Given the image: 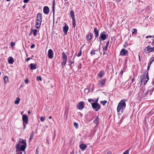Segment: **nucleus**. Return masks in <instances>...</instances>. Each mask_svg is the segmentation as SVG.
I'll list each match as a JSON object with an SVG mask.
<instances>
[{
  "label": "nucleus",
  "mask_w": 154,
  "mask_h": 154,
  "mask_svg": "<svg viewBox=\"0 0 154 154\" xmlns=\"http://www.w3.org/2000/svg\"><path fill=\"white\" fill-rule=\"evenodd\" d=\"M152 60H151V61H152V62H153L154 61V57H152Z\"/></svg>",
  "instance_id": "55"
},
{
  "label": "nucleus",
  "mask_w": 154,
  "mask_h": 154,
  "mask_svg": "<svg viewBox=\"0 0 154 154\" xmlns=\"http://www.w3.org/2000/svg\"><path fill=\"white\" fill-rule=\"evenodd\" d=\"M66 61H63L61 63V66H62V68H63L64 67V66H65V65L66 64Z\"/></svg>",
  "instance_id": "27"
},
{
  "label": "nucleus",
  "mask_w": 154,
  "mask_h": 154,
  "mask_svg": "<svg viewBox=\"0 0 154 154\" xmlns=\"http://www.w3.org/2000/svg\"><path fill=\"white\" fill-rule=\"evenodd\" d=\"M105 54H106V53H105V51H103V55H104Z\"/></svg>",
  "instance_id": "60"
},
{
  "label": "nucleus",
  "mask_w": 154,
  "mask_h": 154,
  "mask_svg": "<svg viewBox=\"0 0 154 154\" xmlns=\"http://www.w3.org/2000/svg\"><path fill=\"white\" fill-rule=\"evenodd\" d=\"M128 53V51L124 48H123L120 51V55L124 56Z\"/></svg>",
  "instance_id": "14"
},
{
  "label": "nucleus",
  "mask_w": 154,
  "mask_h": 154,
  "mask_svg": "<svg viewBox=\"0 0 154 154\" xmlns=\"http://www.w3.org/2000/svg\"><path fill=\"white\" fill-rule=\"evenodd\" d=\"M79 147L82 151H84L87 148V146L84 144L81 143Z\"/></svg>",
  "instance_id": "17"
},
{
  "label": "nucleus",
  "mask_w": 154,
  "mask_h": 154,
  "mask_svg": "<svg viewBox=\"0 0 154 154\" xmlns=\"http://www.w3.org/2000/svg\"><path fill=\"white\" fill-rule=\"evenodd\" d=\"M36 79L37 81H42V78L40 76H38L36 78Z\"/></svg>",
  "instance_id": "33"
},
{
  "label": "nucleus",
  "mask_w": 154,
  "mask_h": 154,
  "mask_svg": "<svg viewBox=\"0 0 154 154\" xmlns=\"http://www.w3.org/2000/svg\"><path fill=\"white\" fill-rule=\"evenodd\" d=\"M32 31L33 35L34 36H35L37 34V32H38L37 30L36 29L33 30L32 28Z\"/></svg>",
  "instance_id": "25"
},
{
  "label": "nucleus",
  "mask_w": 154,
  "mask_h": 154,
  "mask_svg": "<svg viewBox=\"0 0 154 154\" xmlns=\"http://www.w3.org/2000/svg\"><path fill=\"white\" fill-rule=\"evenodd\" d=\"M109 40L108 41H107V42H106V46L107 47H108V46H109Z\"/></svg>",
  "instance_id": "40"
},
{
  "label": "nucleus",
  "mask_w": 154,
  "mask_h": 154,
  "mask_svg": "<svg viewBox=\"0 0 154 154\" xmlns=\"http://www.w3.org/2000/svg\"><path fill=\"white\" fill-rule=\"evenodd\" d=\"M8 62L9 63L12 64L14 62V60L12 57H9L8 59Z\"/></svg>",
  "instance_id": "19"
},
{
  "label": "nucleus",
  "mask_w": 154,
  "mask_h": 154,
  "mask_svg": "<svg viewBox=\"0 0 154 154\" xmlns=\"http://www.w3.org/2000/svg\"><path fill=\"white\" fill-rule=\"evenodd\" d=\"M125 101V100L123 99L121 100L119 103L117 108L118 112H119L121 109L123 110L126 107Z\"/></svg>",
  "instance_id": "3"
},
{
  "label": "nucleus",
  "mask_w": 154,
  "mask_h": 154,
  "mask_svg": "<svg viewBox=\"0 0 154 154\" xmlns=\"http://www.w3.org/2000/svg\"><path fill=\"white\" fill-rule=\"evenodd\" d=\"M123 71L122 70L120 72V74L121 75H122V74H123Z\"/></svg>",
  "instance_id": "52"
},
{
  "label": "nucleus",
  "mask_w": 154,
  "mask_h": 154,
  "mask_svg": "<svg viewBox=\"0 0 154 154\" xmlns=\"http://www.w3.org/2000/svg\"><path fill=\"white\" fill-rule=\"evenodd\" d=\"M66 26H64L63 28V32L64 33L66 34L67 33V32L69 29V27L68 26L66 25V23H65Z\"/></svg>",
  "instance_id": "18"
},
{
  "label": "nucleus",
  "mask_w": 154,
  "mask_h": 154,
  "mask_svg": "<svg viewBox=\"0 0 154 154\" xmlns=\"http://www.w3.org/2000/svg\"><path fill=\"white\" fill-rule=\"evenodd\" d=\"M99 117L98 116H96L95 119L93 121V123H95L96 124V125H97L99 124Z\"/></svg>",
  "instance_id": "20"
},
{
  "label": "nucleus",
  "mask_w": 154,
  "mask_h": 154,
  "mask_svg": "<svg viewBox=\"0 0 154 154\" xmlns=\"http://www.w3.org/2000/svg\"><path fill=\"white\" fill-rule=\"evenodd\" d=\"M88 34L86 36L87 41L88 42H90L93 36V34L91 32H89Z\"/></svg>",
  "instance_id": "12"
},
{
  "label": "nucleus",
  "mask_w": 154,
  "mask_h": 154,
  "mask_svg": "<svg viewBox=\"0 0 154 154\" xmlns=\"http://www.w3.org/2000/svg\"><path fill=\"white\" fill-rule=\"evenodd\" d=\"M147 50L149 52H152L154 50V48H150L149 46H148L146 47Z\"/></svg>",
  "instance_id": "24"
},
{
  "label": "nucleus",
  "mask_w": 154,
  "mask_h": 154,
  "mask_svg": "<svg viewBox=\"0 0 154 154\" xmlns=\"http://www.w3.org/2000/svg\"><path fill=\"white\" fill-rule=\"evenodd\" d=\"M98 98L97 100H96V101H95V103H97V102H98Z\"/></svg>",
  "instance_id": "56"
},
{
  "label": "nucleus",
  "mask_w": 154,
  "mask_h": 154,
  "mask_svg": "<svg viewBox=\"0 0 154 154\" xmlns=\"http://www.w3.org/2000/svg\"><path fill=\"white\" fill-rule=\"evenodd\" d=\"M71 17L72 20V26L74 28H75L76 25L75 20L74 14V12L73 10H71L70 12Z\"/></svg>",
  "instance_id": "6"
},
{
  "label": "nucleus",
  "mask_w": 154,
  "mask_h": 154,
  "mask_svg": "<svg viewBox=\"0 0 154 154\" xmlns=\"http://www.w3.org/2000/svg\"><path fill=\"white\" fill-rule=\"evenodd\" d=\"M108 35H106V33L105 31H103L100 34V36L99 37V40L100 42L102 41H104L106 39V37H107Z\"/></svg>",
  "instance_id": "7"
},
{
  "label": "nucleus",
  "mask_w": 154,
  "mask_h": 154,
  "mask_svg": "<svg viewBox=\"0 0 154 154\" xmlns=\"http://www.w3.org/2000/svg\"><path fill=\"white\" fill-rule=\"evenodd\" d=\"M107 154H111V152L110 151H108Z\"/></svg>",
  "instance_id": "51"
},
{
  "label": "nucleus",
  "mask_w": 154,
  "mask_h": 154,
  "mask_svg": "<svg viewBox=\"0 0 154 154\" xmlns=\"http://www.w3.org/2000/svg\"><path fill=\"white\" fill-rule=\"evenodd\" d=\"M152 45L154 46V39H152Z\"/></svg>",
  "instance_id": "50"
},
{
  "label": "nucleus",
  "mask_w": 154,
  "mask_h": 154,
  "mask_svg": "<svg viewBox=\"0 0 154 154\" xmlns=\"http://www.w3.org/2000/svg\"><path fill=\"white\" fill-rule=\"evenodd\" d=\"M88 101L89 102H91V101L94 102V101L92 99H88Z\"/></svg>",
  "instance_id": "49"
},
{
  "label": "nucleus",
  "mask_w": 154,
  "mask_h": 154,
  "mask_svg": "<svg viewBox=\"0 0 154 154\" xmlns=\"http://www.w3.org/2000/svg\"><path fill=\"white\" fill-rule=\"evenodd\" d=\"M44 13L45 14H48L49 12V8L47 6H45L44 7L43 9Z\"/></svg>",
  "instance_id": "13"
},
{
  "label": "nucleus",
  "mask_w": 154,
  "mask_h": 154,
  "mask_svg": "<svg viewBox=\"0 0 154 154\" xmlns=\"http://www.w3.org/2000/svg\"><path fill=\"white\" fill-rule=\"evenodd\" d=\"M150 66H148L147 68V70H149L150 69Z\"/></svg>",
  "instance_id": "54"
},
{
  "label": "nucleus",
  "mask_w": 154,
  "mask_h": 154,
  "mask_svg": "<svg viewBox=\"0 0 154 154\" xmlns=\"http://www.w3.org/2000/svg\"><path fill=\"white\" fill-rule=\"evenodd\" d=\"M152 61H150L148 64V66H150L151 64L152 63Z\"/></svg>",
  "instance_id": "46"
},
{
  "label": "nucleus",
  "mask_w": 154,
  "mask_h": 154,
  "mask_svg": "<svg viewBox=\"0 0 154 154\" xmlns=\"http://www.w3.org/2000/svg\"><path fill=\"white\" fill-rule=\"evenodd\" d=\"M69 62L71 63L70 64H69V65L70 67H71V68H72V67H71L72 64L73 63H74V62L72 61L71 60H69Z\"/></svg>",
  "instance_id": "36"
},
{
  "label": "nucleus",
  "mask_w": 154,
  "mask_h": 154,
  "mask_svg": "<svg viewBox=\"0 0 154 154\" xmlns=\"http://www.w3.org/2000/svg\"><path fill=\"white\" fill-rule=\"evenodd\" d=\"M138 57H139V60L140 61L141 59H140V54L138 55Z\"/></svg>",
  "instance_id": "53"
},
{
  "label": "nucleus",
  "mask_w": 154,
  "mask_h": 154,
  "mask_svg": "<svg viewBox=\"0 0 154 154\" xmlns=\"http://www.w3.org/2000/svg\"><path fill=\"white\" fill-rule=\"evenodd\" d=\"M82 54V49H81L80 50V51L79 52V53L77 55V56L78 57H79L80 56H81V55Z\"/></svg>",
  "instance_id": "32"
},
{
  "label": "nucleus",
  "mask_w": 154,
  "mask_h": 154,
  "mask_svg": "<svg viewBox=\"0 0 154 154\" xmlns=\"http://www.w3.org/2000/svg\"><path fill=\"white\" fill-rule=\"evenodd\" d=\"M30 58L28 57V58H26L25 60H26V61L27 62V61H29V60H30Z\"/></svg>",
  "instance_id": "48"
},
{
  "label": "nucleus",
  "mask_w": 154,
  "mask_h": 154,
  "mask_svg": "<svg viewBox=\"0 0 154 154\" xmlns=\"http://www.w3.org/2000/svg\"><path fill=\"white\" fill-rule=\"evenodd\" d=\"M30 69L32 70L35 69H36V66L34 64L31 63L30 64Z\"/></svg>",
  "instance_id": "23"
},
{
  "label": "nucleus",
  "mask_w": 154,
  "mask_h": 154,
  "mask_svg": "<svg viewBox=\"0 0 154 154\" xmlns=\"http://www.w3.org/2000/svg\"><path fill=\"white\" fill-rule=\"evenodd\" d=\"M4 80L5 84L7 83L8 82V78L7 76H5L4 78Z\"/></svg>",
  "instance_id": "26"
},
{
  "label": "nucleus",
  "mask_w": 154,
  "mask_h": 154,
  "mask_svg": "<svg viewBox=\"0 0 154 154\" xmlns=\"http://www.w3.org/2000/svg\"><path fill=\"white\" fill-rule=\"evenodd\" d=\"M62 59L63 61H67V57L64 52H63L62 53Z\"/></svg>",
  "instance_id": "15"
},
{
  "label": "nucleus",
  "mask_w": 154,
  "mask_h": 154,
  "mask_svg": "<svg viewBox=\"0 0 154 154\" xmlns=\"http://www.w3.org/2000/svg\"><path fill=\"white\" fill-rule=\"evenodd\" d=\"M148 36H149V37L151 38H152V37L153 38V36H152L149 35H148Z\"/></svg>",
  "instance_id": "58"
},
{
  "label": "nucleus",
  "mask_w": 154,
  "mask_h": 154,
  "mask_svg": "<svg viewBox=\"0 0 154 154\" xmlns=\"http://www.w3.org/2000/svg\"><path fill=\"white\" fill-rule=\"evenodd\" d=\"M38 149H39V148H38V147L36 148L35 154H38Z\"/></svg>",
  "instance_id": "41"
},
{
  "label": "nucleus",
  "mask_w": 154,
  "mask_h": 154,
  "mask_svg": "<svg viewBox=\"0 0 154 154\" xmlns=\"http://www.w3.org/2000/svg\"><path fill=\"white\" fill-rule=\"evenodd\" d=\"M34 136V132L32 131L31 134H30V137L29 138V140H31L33 139V137Z\"/></svg>",
  "instance_id": "29"
},
{
  "label": "nucleus",
  "mask_w": 154,
  "mask_h": 154,
  "mask_svg": "<svg viewBox=\"0 0 154 154\" xmlns=\"http://www.w3.org/2000/svg\"><path fill=\"white\" fill-rule=\"evenodd\" d=\"M143 82H140L141 83H140V86L141 85L143 84Z\"/></svg>",
  "instance_id": "63"
},
{
  "label": "nucleus",
  "mask_w": 154,
  "mask_h": 154,
  "mask_svg": "<svg viewBox=\"0 0 154 154\" xmlns=\"http://www.w3.org/2000/svg\"><path fill=\"white\" fill-rule=\"evenodd\" d=\"M32 29H31V32H30V34L29 35H31V34H32Z\"/></svg>",
  "instance_id": "62"
},
{
  "label": "nucleus",
  "mask_w": 154,
  "mask_h": 154,
  "mask_svg": "<svg viewBox=\"0 0 154 154\" xmlns=\"http://www.w3.org/2000/svg\"><path fill=\"white\" fill-rule=\"evenodd\" d=\"M25 5H24L23 6V8H25Z\"/></svg>",
  "instance_id": "61"
},
{
  "label": "nucleus",
  "mask_w": 154,
  "mask_h": 154,
  "mask_svg": "<svg viewBox=\"0 0 154 154\" xmlns=\"http://www.w3.org/2000/svg\"><path fill=\"white\" fill-rule=\"evenodd\" d=\"M77 107L80 110L83 109L84 107V103L83 101L80 102L77 105Z\"/></svg>",
  "instance_id": "9"
},
{
  "label": "nucleus",
  "mask_w": 154,
  "mask_h": 154,
  "mask_svg": "<svg viewBox=\"0 0 154 154\" xmlns=\"http://www.w3.org/2000/svg\"><path fill=\"white\" fill-rule=\"evenodd\" d=\"M149 91H147L143 95V96L145 97L148 94V93L149 92Z\"/></svg>",
  "instance_id": "44"
},
{
  "label": "nucleus",
  "mask_w": 154,
  "mask_h": 154,
  "mask_svg": "<svg viewBox=\"0 0 154 154\" xmlns=\"http://www.w3.org/2000/svg\"><path fill=\"white\" fill-rule=\"evenodd\" d=\"M55 0H53V6L52 8V10L53 15H54L55 14Z\"/></svg>",
  "instance_id": "22"
},
{
  "label": "nucleus",
  "mask_w": 154,
  "mask_h": 154,
  "mask_svg": "<svg viewBox=\"0 0 154 154\" xmlns=\"http://www.w3.org/2000/svg\"><path fill=\"white\" fill-rule=\"evenodd\" d=\"M29 0H24L23 1V2L24 3H27Z\"/></svg>",
  "instance_id": "47"
},
{
  "label": "nucleus",
  "mask_w": 154,
  "mask_h": 154,
  "mask_svg": "<svg viewBox=\"0 0 154 154\" xmlns=\"http://www.w3.org/2000/svg\"><path fill=\"white\" fill-rule=\"evenodd\" d=\"M108 47L105 46L103 48V51H106Z\"/></svg>",
  "instance_id": "42"
},
{
  "label": "nucleus",
  "mask_w": 154,
  "mask_h": 154,
  "mask_svg": "<svg viewBox=\"0 0 154 154\" xmlns=\"http://www.w3.org/2000/svg\"><path fill=\"white\" fill-rule=\"evenodd\" d=\"M129 150H130V149H129L128 150H127L122 154H128L129 151Z\"/></svg>",
  "instance_id": "37"
},
{
  "label": "nucleus",
  "mask_w": 154,
  "mask_h": 154,
  "mask_svg": "<svg viewBox=\"0 0 154 154\" xmlns=\"http://www.w3.org/2000/svg\"><path fill=\"white\" fill-rule=\"evenodd\" d=\"M29 82V80L27 79H26L25 80V83L26 84H28Z\"/></svg>",
  "instance_id": "43"
},
{
  "label": "nucleus",
  "mask_w": 154,
  "mask_h": 154,
  "mask_svg": "<svg viewBox=\"0 0 154 154\" xmlns=\"http://www.w3.org/2000/svg\"><path fill=\"white\" fill-rule=\"evenodd\" d=\"M134 78H133L132 80V82H133L134 81Z\"/></svg>",
  "instance_id": "59"
},
{
  "label": "nucleus",
  "mask_w": 154,
  "mask_h": 154,
  "mask_svg": "<svg viewBox=\"0 0 154 154\" xmlns=\"http://www.w3.org/2000/svg\"><path fill=\"white\" fill-rule=\"evenodd\" d=\"M106 79H103L101 80H100L98 82V84L100 86H104L105 85Z\"/></svg>",
  "instance_id": "11"
},
{
  "label": "nucleus",
  "mask_w": 154,
  "mask_h": 154,
  "mask_svg": "<svg viewBox=\"0 0 154 154\" xmlns=\"http://www.w3.org/2000/svg\"><path fill=\"white\" fill-rule=\"evenodd\" d=\"M42 21V15L40 13L38 14L36 19L35 27L37 29H38L41 26Z\"/></svg>",
  "instance_id": "4"
},
{
  "label": "nucleus",
  "mask_w": 154,
  "mask_h": 154,
  "mask_svg": "<svg viewBox=\"0 0 154 154\" xmlns=\"http://www.w3.org/2000/svg\"><path fill=\"white\" fill-rule=\"evenodd\" d=\"M137 30L136 29H133L132 30V34L133 35L135 33H137Z\"/></svg>",
  "instance_id": "30"
},
{
  "label": "nucleus",
  "mask_w": 154,
  "mask_h": 154,
  "mask_svg": "<svg viewBox=\"0 0 154 154\" xmlns=\"http://www.w3.org/2000/svg\"><path fill=\"white\" fill-rule=\"evenodd\" d=\"M45 119V117L42 116L40 118V120L42 122H43Z\"/></svg>",
  "instance_id": "35"
},
{
  "label": "nucleus",
  "mask_w": 154,
  "mask_h": 154,
  "mask_svg": "<svg viewBox=\"0 0 154 154\" xmlns=\"http://www.w3.org/2000/svg\"><path fill=\"white\" fill-rule=\"evenodd\" d=\"M11 47L14 46L15 45V43L13 42H11L10 44Z\"/></svg>",
  "instance_id": "39"
},
{
  "label": "nucleus",
  "mask_w": 154,
  "mask_h": 154,
  "mask_svg": "<svg viewBox=\"0 0 154 154\" xmlns=\"http://www.w3.org/2000/svg\"><path fill=\"white\" fill-rule=\"evenodd\" d=\"M78 124L76 122H75L74 123V126L76 128H78Z\"/></svg>",
  "instance_id": "38"
},
{
  "label": "nucleus",
  "mask_w": 154,
  "mask_h": 154,
  "mask_svg": "<svg viewBox=\"0 0 154 154\" xmlns=\"http://www.w3.org/2000/svg\"><path fill=\"white\" fill-rule=\"evenodd\" d=\"M153 91V90L151 91L150 93V95H151L152 94V92Z\"/></svg>",
  "instance_id": "64"
},
{
  "label": "nucleus",
  "mask_w": 154,
  "mask_h": 154,
  "mask_svg": "<svg viewBox=\"0 0 154 154\" xmlns=\"http://www.w3.org/2000/svg\"><path fill=\"white\" fill-rule=\"evenodd\" d=\"M97 51V50H94V51H93V50H92V51L90 53V54L91 56L93 55H94L95 54V51Z\"/></svg>",
  "instance_id": "31"
},
{
  "label": "nucleus",
  "mask_w": 154,
  "mask_h": 154,
  "mask_svg": "<svg viewBox=\"0 0 154 154\" xmlns=\"http://www.w3.org/2000/svg\"><path fill=\"white\" fill-rule=\"evenodd\" d=\"M146 72L145 71H143L142 72V74L140 77V82H143L144 79H145V81L143 82L144 85L146 84L149 79V78L148 76V71H147L146 75Z\"/></svg>",
  "instance_id": "2"
},
{
  "label": "nucleus",
  "mask_w": 154,
  "mask_h": 154,
  "mask_svg": "<svg viewBox=\"0 0 154 154\" xmlns=\"http://www.w3.org/2000/svg\"><path fill=\"white\" fill-rule=\"evenodd\" d=\"M26 146V141L23 139L20 138L18 143L16 145V154H22V151H24Z\"/></svg>",
  "instance_id": "1"
},
{
  "label": "nucleus",
  "mask_w": 154,
  "mask_h": 154,
  "mask_svg": "<svg viewBox=\"0 0 154 154\" xmlns=\"http://www.w3.org/2000/svg\"><path fill=\"white\" fill-rule=\"evenodd\" d=\"M35 46V45L34 44H32L30 46V48H34Z\"/></svg>",
  "instance_id": "45"
},
{
  "label": "nucleus",
  "mask_w": 154,
  "mask_h": 154,
  "mask_svg": "<svg viewBox=\"0 0 154 154\" xmlns=\"http://www.w3.org/2000/svg\"><path fill=\"white\" fill-rule=\"evenodd\" d=\"M48 57L49 59H52L54 57V53L53 51L51 49L49 50L48 52Z\"/></svg>",
  "instance_id": "10"
},
{
  "label": "nucleus",
  "mask_w": 154,
  "mask_h": 154,
  "mask_svg": "<svg viewBox=\"0 0 154 154\" xmlns=\"http://www.w3.org/2000/svg\"><path fill=\"white\" fill-rule=\"evenodd\" d=\"M107 102V101L106 100L102 101H101V103H102L103 105H104Z\"/></svg>",
  "instance_id": "34"
},
{
  "label": "nucleus",
  "mask_w": 154,
  "mask_h": 154,
  "mask_svg": "<svg viewBox=\"0 0 154 154\" xmlns=\"http://www.w3.org/2000/svg\"><path fill=\"white\" fill-rule=\"evenodd\" d=\"M104 72L103 70H101L99 72V74H98V76L100 78H101L102 76L104 75Z\"/></svg>",
  "instance_id": "21"
},
{
  "label": "nucleus",
  "mask_w": 154,
  "mask_h": 154,
  "mask_svg": "<svg viewBox=\"0 0 154 154\" xmlns=\"http://www.w3.org/2000/svg\"><path fill=\"white\" fill-rule=\"evenodd\" d=\"M92 106L95 111H97L100 108V106L98 103H91Z\"/></svg>",
  "instance_id": "8"
},
{
  "label": "nucleus",
  "mask_w": 154,
  "mask_h": 154,
  "mask_svg": "<svg viewBox=\"0 0 154 154\" xmlns=\"http://www.w3.org/2000/svg\"><path fill=\"white\" fill-rule=\"evenodd\" d=\"M70 154H74V152L72 151Z\"/></svg>",
  "instance_id": "57"
},
{
  "label": "nucleus",
  "mask_w": 154,
  "mask_h": 154,
  "mask_svg": "<svg viewBox=\"0 0 154 154\" xmlns=\"http://www.w3.org/2000/svg\"><path fill=\"white\" fill-rule=\"evenodd\" d=\"M20 99L19 97L17 98L16 100L15 101V103L16 104H18L19 103Z\"/></svg>",
  "instance_id": "28"
},
{
  "label": "nucleus",
  "mask_w": 154,
  "mask_h": 154,
  "mask_svg": "<svg viewBox=\"0 0 154 154\" xmlns=\"http://www.w3.org/2000/svg\"><path fill=\"white\" fill-rule=\"evenodd\" d=\"M22 120L23 122V125L24 130L26 128V125L28 123V118L26 115L24 114L22 116Z\"/></svg>",
  "instance_id": "5"
},
{
  "label": "nucleus",
  "mask_w": 154,
  "mask_h": 154,
  "mask_svg": "<svg viewBox=\"0 0 154 154\" xmlns=\"http://www.w3.org/2000/svg\"><path fill=\"white\" fill-rule=\"evenodd\" d=\"M94 33L95 34V36L96 38L99 36V31L97 30L96 28H94Z\"/></svg>",
  "instance_id": "16"
}]
</instances>
